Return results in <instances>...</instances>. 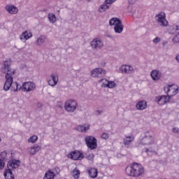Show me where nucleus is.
I'll list each match as a JSON object with an SVG mask.
<instances>
[{
	"label": "nucleus",
	"instance_id": "nucleus-1",
	"mask_svg": "<svg viewBox=\"0 0 179 179\" xmlns=\"http://www.w3.org/2000/svg\"><path fill=\"white\" fill-rule=\"evenodd\" d=\"M1 71L3 73H6V82L3 85V90L8 92V90L12 87V85H13V75H15V70H12L10 68V62L6 61L3 63Z\"/></svg>",
	"mask_w": 179,
	"mask_h": 179
},
{
	"label": "nucleus",
	"instance_id": "nucleus-2",
	"mask_svg": "<svg viewBox=\"0 0 179 179\" xmlns=\"http://www.w3.org/2000/svg\"><path fill=\"white\" fill-rule=\"evenodd\" d=\"M125 173L128 177L138 178L145 174V168L141 164L134 162L126 167Z\"/></svg>",
	"mask_w": 179,
	"mask_h": 179
},
{
	"label": "nucleus",
	"instance_id": "nucleus-3",
	"mask_svg": "<svg viewBox=\"0 0 179 179\" xmlns=\"http://www.w3.org/2000/svg\"><path fill=\"white\" fill-rule=\"evenodd\" d=\"M20 166V162L19 160L13 159L10 160L7 164V169H5L3 176L6 179H15V175L12 172V170H15Z\"/></svg>",
	"mask_w": 179,
	"mask_h": 179
},
{
	"label": "nucleus",
	"instance_id": "nucleus-4",
	"mask_svg": "<svg viewBox=\"0 0 179 179\" xmlns=\"http://www.w3.org/2000/svg\"><path fill=\"white\" fill-rule=\"evenodd\" d=\"M155 139V133L152 130L145 131L143 136L140 138V145H152Z\"/></svg>",
	"mask_w": 179,
	"mask_h": 179
},
{
	"label": "nucleus",
	"instance_id": "nucleus-5",
	"mask_svg": "<svg viewBox=\"0 0 179 179\" xmlns=\"http://www.w3.org/2000/svg\"><path fill=\"white\" fill-rule=\"evenodd\" d=\"M77 107L78 101H76L75 99H69L64 103V110H66L67 113H75Z\"/></svg>",
	"mask_w": 179,
	"mask_h": 179
},
{
	"label": "nucleus",
	"instance_id": "nucleus-6",
	"mask_svg": "<svg viewBox=\"0 0 179 179\" xmlns=\"http://www.w3.org/2000/svg\"><path fill=\"white\" fill-rule=\"evenodd\" d=\"M155 20L159 24V26L162 27H167L169 22L166 20V13L164 12H160L155 16Z\"/></svg>",
	"mask_w": 179,
	"mask_h": 179
},
{
	"label": "nucleus",
	"instance_id": "nucleus-7",
	"mask_svg": "<svg viewBox=\"0 0 179 179\" xmlns=\"http://www.w3.org/2000/svg\"><path fill=\"white\" fill-rule=\"evenodd\" d=\"M85 141L87 148H89L90 150H94V149L97 148V139H96V138L88 136L85 137Z\"/></svg>",
	"mask_w": 179,
	"mask_h": 179
},
{
	"label": "nucleus",
	"instance_id": "nucleus-8",
	"mask_svg": "<svg viewBox=\"0 0 179 179\" xmlns=\"http://www.w3.org/2000/svg\"><path fill=\"white\" fill-rule=\"evenodd\" d=\"M106 70L102 68H96L91 71V76L92 78H104L106 76Z\"/></svg>",
	"mask_w": 179,
	"mask_h": 179
},
{
	"label": "nucleus",
	"instance_id": "nucleus-9",
	"mask_svg": "<svg viewBox=\"0 0 179 179\" xmlns=\"http://www.w3.org/2000/svg\"><path fill=\"white\" fill-rule=\"evenodd\" d=\"M171 97H173V95L170 96H158L155 97V100L159 106H164V104H166V103H169V101H171Z\"/></svg>",
	"mask_w": 179,
	"mask_h": 179
},
{
	"label": "nucleus",
	"instance_id": "nucleus-10",
	"mask_svg": "<svg viewBox=\"0 0 179 179\" xmlns=\"http://www.w3.org/2000/svg\"><path fill=\"white\" fill-rule=\"evenodd\" d=\"M103 45L104 43L103 41L99 38H94L91 41V47L94 48V50H101Z\"/></svg>",
	"mask_w": 179,
	"mask_h": 179
},
{
	"label": "nucleus",
	"instance_id": "nucleus-11",
	"mask_svg": "<svg viewBox=\"0 0 179 179\" xmlns=\"http://www.w3.org/2000/svg\"><path fill=\"white\" fill-rule=\"evenodd\" d=\"M21 89L22 92H33V90L36 89V84L32 82H26L22 84V86H21Z\"/></svg>",
	"mask_w": 179,
	"mask_h": 179
},
{
	"label": "nucleus",
	"instance_id": "nucleus-12",
	"mask_svg": "<svg viewBox=\"0 0 179 179\" xmlns=\"http://www.w3.org/2000/svg\"><path fill=\"white\" fill-rule=\"evenodd\" d=\"M67 157L69 159H72V160H82L85 157V155L81 153L80 151H73L68 155Z\"/></svg>",
	"mask_w": 179,
	"mask_h": 179
},
{
	"label": "nucleus",
	"instance_id": "nucleus-13",
	"mask_svg": "<svg viewBox=\"0 0 179 179\" xmlns=\"http://www.w3.org/2000/svg\"><path fill=\"white\" fill-rule=\"evenodd\" d=\"M117 0H106L105 2L99 7V12L103 13L110 8V5L114 3Z\"/></svg>",
	"mask_w": 179,
	"mask_h": 179
},
{
	"label": "nucleus",
	"instance_id": "nucleus-14",
	"mask_svg": "<svg viewBox=\"0 0 179 179\" xmlns=\"http://www.w3.org/2000/svg\"><path fill=\"white\" fill-rule=\"evenodd\" d=\"M58 74L52 73L50 75V79L48 81V85H49V86H52V87H54L55 86H57V85L58 84Z\"/></svg>",
	"mask_w": 179,
	"mask_h": 179
},
{
	"label": "nucleus",
	"instance_id": "nucleus-15",
	"mask_svg": "<svg viewBox=\"0 0 179 179\" xmlns=\"http://www.w3.org/2000/svg\"><path fill=\"white\" fill-rule=\"evenodd\" d=\"M120 71L122 73L131 74V73H134V67L129 65H122L120 68Z\"/></svg>",
	"mask_w": 179,
	"mask_h": 179
},
{
	"label": "nucleus",
	"instance_id": "nucleus-16",
	"mask_svg": "<svg viewBox=\"0 0 179 179\" xmlns=\"http://www.w3.org/2000/svg\"><path fill=\"white\" fill-rule=\"evenodd\" d=\"M102 82H106L107 84L103 83L101 87H108V89H114L115 87V82L108 81L107 79H102Z\"/></svg>",
	"mask_w": 179,
	"mask_h": 179
},
{
	"label": "nucleus",
	"instance_id": "nucleus-17",
	"mask_svg": "<svg viewBox=\"0 0 179 179\" xmlns=\"http://www.w3.org/2000/svg\"><path fill=\"white\" fill-rule=\"evenodd\" d=\"M41 150V147L38 145H34V146L29 148V152L31 156H34L36 153H38Z\"/></svg>",
	"mask_w": 179,
	"mask_h": 179
},
{
	"label": "nucleus",
	"instance_id": "nucleus-18",
	"mask_svg": "<svg viewBox=\"0 0 179 179\" xmlns=\"http://www.w3.org/2000/svg\"><path fill=\"white\" fill-rule=\"evenodd\" d=\"M150 75L153 80H159L162 78V72L159 70H153Z\"/></svg>",
	"mask_w": 179,
	"mask_h": 179
},
{
	"label": "nucleus",
	"instance_id": "nucleus-19",
	"mask_svg": "<svg viewBox=\"0 0 179 179\" xmlns=\"http://www.w3.org/2000/svg\"><path fill=\"white\" fill-rule=\"evenodd\" d=\"M6 10L8 12V13H10L11 15H16V13L19 12V10L15 6H6Z\"/></svg>",
	"mask_w": 179,
	"mask_h": 179
},
{
	"label": "nucleus",
	"instance_id": "nucleus-20",
	"mask_svg": "<svg viewBox=\"0 0 179 179\" xmlns=\"http://www.w3.org/2000/svg\"><path fill=\"white\" fill-rule=\"evenodd\" d=\"M147 107L148 102H146V101H139L136 105V108H137V110H141L146 109Z\"/></svg>",
	"mask_w": 179,
	"mask_h": 179
},
{
	"label": "nucleus",
	"instance_id": "nucleus-21",
	"mask_svg": "<svg viewBox=\"0 0 179 179\" xmlns=\"http://www.w3.org/2000/svg\"><path fill=\"white\" fill-rule=\"evenodd\" d=\"M0 156L1 157V160L3 162H8L12 157V153L8 152L6 151H3L1 154Z\"/></svg>",
	"mask_w": 179,
	"mask_h": 179
},
{
	"label": "nucleus",
	"instance_id": "nucleus-22",
	"mask_svg": "<svg viewBox=\"0 0 179 179\" xmlns=\"http://www.w3.org/2000/svg\"><path fill=\"white\" fill-rule=\"evenodd\" d=\"M77 131L79 132H87L90 129V124L78 125L76 127Z\"/></svg>",
	"mask_w": 179,
	"mask_h": 179
},
{
	"label": "nucleus",
	"instance_id": "nucleus-23",
	"mask_svg": "<svg viewBox=\"0 0 179 179\" xmlns=\"http://www.w3.org/2000/svg\"><path fill=\"white\" fill-rule=\"evenodd\" d=\"M45 40H47V36L44 35H41L37 38L36 44L38 46L43 45L45 43Z\"/></svg>",
	"mask_w": 179,
	"mask_h": 179
},
{
	"label": "nucleus",
	"instance_id": "nucleus-24",
	"mask_svg": "<svg viewBox=\"0 0 179 179\" xmlns=\"http://www.w3.org/2000/svg\"><path fill=\"white\" fill-rule=\"evenodd\" d=\"M135 139V137L134 136H127L125 138L123 139V143L127 145H131V143L134 142V140Z\"/></svg>",
	"mask_w": 179,
	"mask_h": 179
},
{
	"label": "nucleus",
	"instance_id": "nucleus-25",
	"mask_svg": "<svg viewBox=\"0 0 179 179\" xmlns=\"http://www.w3.org/2000/svg\"><path fill=\"white\" fill-rule=\"evenodd\" d=\"M122 22V21H121V20H120L117 17H113L111 18L109 21V24L110 26H117V24H120Z\"/></svg>",
	"mask_w": 179,
	"mask_h": 179
},
{
	"label": "nucleus",
	"instance_id": "nucleus-26",
	"mask_svg": "<svg viewBox=\"0 0 179 179\" xmlns=\"http://www.w3.org/2000/svg\"><path fill=\"white\" fill-rule=\"evenodd\" d=\"M55 178V173H54L51 169H49L45 172L43 179H54Z\"/></svg>",
	"mask_w": 179,
	"mask_h": 179
},
{
	"label": "nucleus",
	"instance_id": "nucleus-27",
	"mask_svg": "<svg viewBox=\"0 0 179 179\" xmlns=\"http://www.w3.org/2000/svg\"><path fill=\"white\" fill-rule=\"evenodd\" d=\"M88 174L90 176L91 178H96V177H97V174H99V172L96 169L91 168L88 170Z\"/></svg>",
	"mask_w": 179,
	"mask_h": 179
},
{
	"label": "nucleus",
	"instance_id": "nucleus-28",
	"mask_svg": "<svg viewBox=\"0 0 179 179\" xmlns=\"http://www.w3.org/2000/svg\"><path fill=\"white\" fill-rule=\"evenodd\" d=\"M114 30L115 33L119 34L122 33V31L124 30V25L122 24V22H120V24L114 27Z\"/></svg>",
	"mask_w": 179,
	"mask_h": 179
},
{
	"label": "nucleus",
	"instance_id": "nucleus-29",
	"mask_svg": "<svg viewBox=\"0 0 179 179\" xmlns=\"http://www.w3.org/2000/svg\"><path fill=\"white\" fill-rule=\"evenodd\" d=\"M170 87H173V85H169L168 87L166 88H164V90H167V93H169V92L173 91V95L176 96V94H178V87L177 88H171Z\"/></svg>",
	"mask_w": 179,
	"mask_h": 179
},
{
	"label": "nucleus",
	"instance_id": "nucleus-30",
	"mask_svg": "<svg viewBox=\"0 0 179 179\" xmlns=\"http://www.w3.org/2000/svg\"><path fill=\"white\" fill-rule=\"evenodd\" d=\"M31 33H28L27 31H24L22 34L20 36V40H29L30 37H31Z\"/></svg>",
	"mask_w": 179,
	"mask_h": 179
},
{
	"label": "nucleus",
	"instance_id": "nucleus-31",
	"mask_svg": "<svg viewBox=\"0 0 179 179\" xmlns=\"http://www.w3.org/2000/svg\"><path fill=\"white\" fill-rule=\"evenodd\" d=\"M50 23H55L57 22V16L54 13H49L48 15Z\"/></svg>",
	"mask_w": 179,
	"mask_h": 179
},
{
	"label": "nucleus",
	"instance_id": "nucleus-32",
	"mask_svg": "<svg viewBox=\"0 0 179 179\" xmlns=\"http://www.w3.org/2000/svg\"><path fill=\"white\" fill-rule=\"evenodd\" d=\"M22 89V85L17 84V83H13L11 85L12 92H17V90H20Z\"/></svg>",
	"mask_w": 179,
	"mask_h": 179
},
{
	"label": "nucleus",
	"instance_id": "nucleus-33",
	"mask_svg": "<svg viewBox=\"0 0 179 179\" xmlns=\"http://www.w3.org/2000/svg\"><path fill=\"white\" fill-rule=\"evenodd\" d=\"M80 176V171H79V170H74L73 171V177L75 179H79Z\"/></svg>",
	"mask_w": 179,
	"mask_h": 179
},
{
	"label": "nucleus",
	"instance_id": "nucleus-34",
	"mask_svg": "<svg viewBox=\"0 0 179 179\" xmlns=\"http://www.w3.org/2000/svg\"><path fill=\"white\" fill-rule=\"evenodd\" d=\"M37 139H38L37 136H32L28 139V142H30L31 143H35Z\"/></svg>",
	"mask_w": 179,
	"mask_h": 179
},
{
	"label": "nucleus",
	"instance_id": "nucleus-35",
	"mask_svg": "<svg viewBox=\"0 0 179 179\" xmlns=\"http://www.w3.org/2000/svg\"><path fill=\"white\" fill-rule=\"evenodd\" d=\"M133 17L135 18L141 17V13H139V10H136L133 13Z\"/></svg>",
	"mask_w": 179,
	"mask_h": 179
},
{
	"label": "nucleus",
	"instance_id": "nucleus-36",
	"mask_svg": "<svg viewBox=\"0 0 179 179\" xmlns=\"http://www.w3.org/2000/svg\"><path fill=\"white\" fill-rule=\"evenodd\" d=\"M173 43H179V33L172 39Z\"/></svg>",
	"mask_w": 179,
	"mask_h": 179
},
{
	"label": "nucleus",
	"instance_id": "nucleus-37",
	"mask_svg": "<svg viewBox=\"0 0 179 179\" xmlns=\"http://www.w3.org/2000/svg\"><path fill=\"white\" fill-rule=\"evenodd\" d=\"M5 167V162L3 159H0V170H3Z\"/></svg>",
	"mask_w": 179,
	"mask_h": 179
},
{
	"label": "nucleus",
	"instance_id": "nucleus-38",
	"mask_svg": "<svg viewBox=\"0 0 179 179\" xmlns=\"http://www.w3.org/2000/svg\"><path fill=\"white\" fill-rule=\"evenodd\" d=\"M160 41H162V38H160L159 37H156L152 40L154 44H157V43H160Z\"/></svg>",
	"mask_w": 179,
	"mask_h": 179
},
{
	"label": "nucleus",
	"instance_id": "nucleus-39",
	"mask_svg": "<svg viewBox=\"0 0 179 179\" xmlns=\"http://www.w3.org/2000/svg\"><path fill=\"white\" fill-rule=\"evenodd\" d=\"M87 160H93L94 159V155L90 154V155H87Z\"/></svg>",
	"mask_w": 179,
	"mask_h": 179
},
{
	"label": "nucleus",
	"instance_id": "nucleus-40",
	"mask_svg": "<svg viewBox=\"0 0 179 179\" xmlns=\"http://www.w3.org/2000/svg\"><path fill=\"white\" fill-rule=\"evenodd\" d=\"M109 137H110V136L108 135V134H106V133H103L101 135L102 139H108Z\"/></svg>",
	"mask_w": 179,
	"mask_h": 179
},
{
	"label": "nucleus",
	"instance_id": "nucleus-41",
	"mask_svg": "<svg viewBox=\"0 0 179 179\" xmlns=\"http://www.w3.org/2000/svg\"><path fill=\"white\" fill-rule=\"evenodd\" d=\"M54 171H55V172L56 173V174H59V173H61V169H59V167H55V168L54 169Z\"/></svg>",
	"mask_w": 179,
	"mask_h": 179
},
{
	"label": "nucleus",
	"instance_id": "nucleus-42",
	"mask_svg": "<svg viewBox=\"0 0 179 179\" xmlns=\"http://www.w3.org/2000/svg\"><path fill=\"white\" fill-rule=\"evenodd\" d=\"M96 115H101V114H103V110H98L96 111Z\"/></svg>",
	"mask_w": 179,
	"mask_h": 179
},
{
	"label": "nucleus",
	"instance_id": "nucleus-43",
	"mask_svg": "<svg viewBox=\"0 0 179 179\" xmlns=\"http://www.w3.org/2000/svg\"><path fill=\"white\" fill-rule=\"evenodd\" d=\"M135 2H136V0H129V3L130 5H134V3H135Z\"/></svg>",
	"mask_w": 179,
	"mask_h": 179
},
{
	"label": "nucleus",
	"instance_id": "nucleus-44",
	"mask_svg": "<svg viewBox=\"0 0 179 179\" xmlns=\"http://www.w3.org/2000/svg\"><path fill=\"white\" fill-rule=\"evenodd\" d=\"M173 132H174L175 134H178V129L174 127L173 129Z\"/></svg>",
	"mask_w": 179,
	"mask_h": 179
},
{
	"label": "nucleus",
	"instance_id": "nucleus-45",
	"mask_svg": "<svg viewBox=\"0 0 179 179\" xmlns=\"http://www.w3.org/2000/svg\"><path fill=\"white\" fill-rule=\"evenodd\" d=\"M173 29H175L176 31H178L179 30V25H176L175 28L173 27Z\"/></svg>",
	"mask_w": 179,
	"mask_h": 179
},
{
	"label": "nucleus",
	"instance_id": "nucleus-46",
	"mask_svg": "<svg viewBox=\"0 0 179 179\" xmlns=\"http://www.w3.org/2000/svg\"><path fill=\"white\" fill-rule=\"evenodd\" d=\"M103 80V79H101V80H100V83H102V85H103V83H105V85H107V82H106V81H102Z\"/></svg>",
	"mask_w": 179,
	"mask_h": 179
},
{
	"label": "nucleus",
	"instance_id": "nucleus-47",
	"mask_svg": "<svg viewBox=\"0 0 179 179\" xmlns=\"http://www.w3.org/2000/svg\"><path fill=\"white\" fill-rule=\"evenodd\" d=\"M176 59L178 61V62H179V55L176 57Z\"/></svg>",
	"mask_w": 179,
	"mask_h": 179
},
{
	"label": "nucleus",
	"instance_id": "nucleus-48",
	"mask_svg": "<svg viewBox=\"0 0 179 179\" xmlns=\"http://www.w3.org/2000/svg\"><path fill=\"white\" fill-rule=\"evenodd\" d=\"M167 43H168L167 41H165L163 42L162 44H163V45H165L166 44H167Z\"/></svg>",
	"mask_w": 179,
	"mask_h": 179
},
{
	"label": "nucleus",
	"instance_id": "nucleus-49",
	"mask_svg": "<svg viewBox=\"0 0 179 179\" xmlns=\"http://www.w3.org/2000/svg\"><path fill=\"white\" fill-rule=\"evenodd\" d=\"M145 152L148 153V152H149V148H145Z\"/></svg>",
	"mask_w": 179,
	"mask_h": 179
},
{
	"label": "nucleus",
	"instance_id": "nucleus-50",
	"mask_svg": "<svg viewBox=\"0 0 179 179\" xmlns=\"http://www.w3.org/2000/svg\"><path fill=\"white\" fill-rule=\"evenodd\" d=\"M170 34H174V33H171V32Z\"/></svg>",
	"mask_w": 179,
	"mask_h": 179
},
{
	"label": "nucleus",
	"instance_id": "nucleus-51",
	"mask_svg": "<svg viewBox=\"0 0 179 179\" xmlns=\"http://www.w3.org/2000/svg\"><path fill=\"white\" fill-rule=\"evenodd\" d=\"M0 141H1V138H0Z\"/></svg>",
	"mask_w": 179,
	"mask_h": 179
}]
</instances>
